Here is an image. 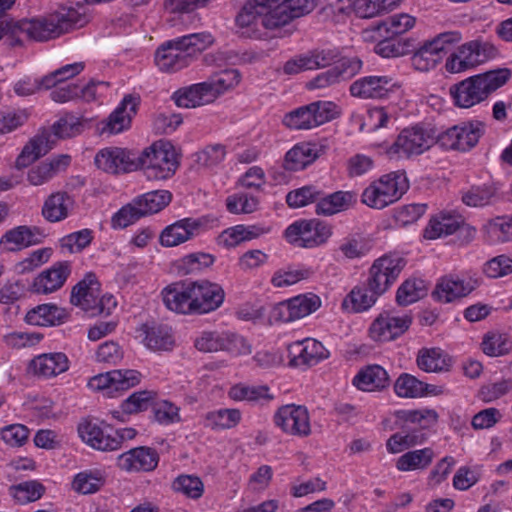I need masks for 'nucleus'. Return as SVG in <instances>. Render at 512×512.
<instances>
[{
  "label": "nucleus",
  "instance_id": "0eeeda50",
  "mask_svg": "<svg viewBox=\"0 0 512 512\" xmlns=\"http://www.w3.org/2000/svg\"><path fill=\"white\" fill-rule=\"evenodd\" d=\"M435 144H438V134L434 129L415 125L399 133L387 154L390 158H410L423 154Z\"/></svg>",
  "mask_w": 512,
  "mask_h": 512
},
{
  "label": "nucleus",
  "instance_id": "052dcab7",
  "mask_svg": "<svg viewBox=\"0 0 512 512\" xmlns=\"http://www.w3.org/2000/svg\"><path fill=\"white\" fill-rule=\"evenodd\" d=\"M424 388V382L407 373L401 374L394 384L395 393L403 398L423 397Z\"/></svg>",
  "mask_w": 512,
  "mask_h": 512
},
{
  "label": "nucleus",
  "instance_id": "cd10ccee",
  "mask_svg": "<svg viewBox=\"0 0 512 512\" xmlns=\"http://www.w3.org/2000/svg\"><path fill=\"white\" fill-rule=\"evenodd\" d=\"M78 433L84 442L97 450L113 451L121 447V440L105 434L101 427L91 420L80 422Z\"/></svg>",
  "mask_w": 512,
  "mask_h": 512
},
{
  "label": "nucleus",
  "instance_id": "6e6552de",
  "mask_svg": "<svg viewBox=\"0 0 512 512\" xmlns=\"http://www.w3.org/2000/svg\"><path fill=\"white\" fill-rule=\"evenodd\" d=\"M224 91V75L219 70L206 81L182 87L175 91L172 99L180 108H196L214 102Z\"/></svg>",
  "mask_w": 512,
  "mask_h": 512
},
{
  "label": "nucleus",
  "instance_id": "a211bd4d",
  "mask_svg": "<svg viewBox=\"0 0 512 512\" xmlns=\"http://www.w3.org/2000/svg\"><path fill=\"white\" fill-rule=\"evenodd\" d=\"M94 163L109 174L128 173L139 169L137 157L120 147H106L97 152Z\"/></svg>",
  "mask_w": 512,
  "mask_h": 512
},
{
  "label": "nucleus",
  "instance_id": "6ab92c4d",
  "mask_svg": "<svg viewBox=\"0 0 512 512\" xmlns=\"http://www.w3.org/2000/svg\"><path fill=\"white\" fill-rule=\"evenodd\" d=\"M206 218H183L166 226L159 235L163 247H175L197 236Z\"/></svg>",
  "mask_w": 512,
  "mask_h": 512
},
{
  "label": "nucleus",
  "instance_id": "c85d7f7f",
  "mask_svg": "<svg viewBox=\"0 0 512 512\" xmlns=\"http://www.w3.org/2000/svg\"><path fill=\"white\" fill-rule=\"evenodd\" d=\"M139 97L126 95L120 105L109 116L103 132L117 134L130 126L131 118L136 114Z\"/></svg>",
  "mask_w": 512,
  "mask_h": 512
},
{
  "label": "nucleus",
  "instance_id": "2eb2a0df",
  "mask_svg": "<svg viewBox=\"0 0 512 512\" xmlns=\"http://www.w3.org/2000/svg\"><path fill=\"white\" fill-rule=\"evenodd\" d=\"M400 85L387 75H371L357 79L350 85V93L361 99H387Z\"/></svg>",
  "mask_w": 512,
  "mask_h": 512
},
{
  "label": "nucleus",
  "instance_id": "c756f323",
  "mask_svg": "<svg viewBox=\"0 0 512 512\" xmlns=\"http://www.w3.org/2000/svg\"><path fill=\"white\" fill-rule=\"evenodd\" d=\"M321 151V146L316 143H298L286 153L283 167L289 171L302 170L313 163Z\"/></svg>",
  "mask_w": 512,
  "mask_h": 512
},
{
  "label": "nucleus",
  "instance_id": "c9c22d12",
  "mask_svg": "<svg viewBox=\"0 0 512 512\" xmlns=\"http://www.w3.org/2000/svg\"><path fill=\"white\" fill-rule=\"evenodd\" d=\"M214 262L215 257L212 254L196 252L177 260L174 268L180 276H198L209 269Z\"/></svg>",
  "mask_w": 512,
  "mask_h": 512
},
{
  "label": "nucleus",
  "instance_id": "49530a36",
  "mask_svg": "<svg viewBox=\"0 0 512 512\" xmlns=\"http://www.w3.org/2000/svg\"><path fill=\"white\" fill-rule=\"evenodd\" d=\"M434 456V451L429 447L409 451L398 458L396 467L400 471L425 469L431 464Z\"/></svg>",
  "mask_w": 512,
  "mask_h": 512
},
{
  "label": "nucleus",
  "instance_id": "7c9ffc66",
  "mask_svg": "<svg viewBox=\"0 0 512 512\" xmlns=\"http://www.w3.org/2000/svg\"><path fill=\"white\" fill-rule=\"evenodd\" d=\"M464 223L461 215L454 212H440L433 216L424 230L426 239H437L454 234Z\"/></svg>",
  "mask_w": 512,
  "mask_h": 512
},
{
  "label": "nucleus",
  "instance_id": "4d7b16f0",
  "mask_svg": "<svg viewBox=\"0 0 512 512\" xmlns=\"http://www.w3.org/2000/svg\"><path fill=\"white\" fill-rule=\"evenodd\" d=\"M84 68V62H75L56 69L55 71L42 77V84L44 85V89H51L56 85L79 75L84 70Z\"/></svg>",
  "mask_w": 512,
  "mask_h": 512
},
{
  "label": "nucleus",
  "instance_id": "4be33fe9",
  "mask_svg": "<svg viewBox=\"0 0 512 512\" xmlns=\"http://www.w3.org/2000/svg\"><path fill=\"white\" fill-rule=\"evenodd\" d=\"M289 364L294 367H311L328 357L327 349L315 339H304L288 345Z\"/></svg>",
  "mask_w": 512,
  "mask_h": 512
},
{
  "label": "nucleus",
  "instance_id": "473e14b6",
  "mask_svg": "<svg viewBox=\"0 0 512 512\" xmlns=\"http://www.w3.org/2000/svg\"><path fill=\"white\" fill-rule=\"evenodd\" d=\"M415 25V18L408 14H397L389 17L385 21L373 26L372 29H366L363 32L364 39L373 38L372 33H377L379 37L385 36L383 33L392 37L403 34Z\"/></svg>",
  "mask_w": 512,
  "mask_h": 512
},
{
  "label": "nucleus",
  "instance_id": "5fc2aeb1",
  "mask_svg": "<svg viewBox=\"0 0 512 512\" xmlns=\"http://www.w3.org/2000/svg\"><path fill=\"white\" fill-rule=\"evenodd\" d=\"M441 60L442 57L425 41L414 51L411 64L416 70L427 72L434 69Z\"/></svg>",
  "mask_w": 512,
  "mask_h": 512
},
{
  "label": "nucleus",
  "instance_id": "338daca9",
  "mask_svg": "<svg viewBox=\"0 0 512 512\" xmlns=\"http://www.w3.org/2000/svg\"><path fill=\"white\" fill-rule=\"evenodd\" d=\"M321 195V191L317 190L315 186H303L290 191L286 196V202L291 208H300L318 201Z\"/></svg>",
  "mask_w": 512,
  "mask_h": 512
},
{
  "label": "nucleus",
  "instance_id": "412c9836",
  "mask_svg": "<svg viewBox=\"0 0 512 512\" xmlns=\"http://www.w3.org/2000/svg\"><path fill=\"white\" fill-rule=\"evenodd\" d=\"M141 374L136 370H112L99 374L89 380V387L94 390H108L109 394L125 391L140 383Z\"/></svg>",
  "mask_w": 512,
  "mask_h": 512
},
{
  "label": "nucleus",
  "instance_id": "ea45409f",
  "mask_svg": "<svg viewBox=\"0 0 512 512\" xmlns=\"http://www.w3.org/2000/svg\"><path fill=\"white\" fill-rule=\"evenodd\" d=\"M65 318L63 309L53 304H42L28 311L25 320L35 326H56L60 325Z\"/></svg>",
  "mask_w": 512,
  "mask_h": 512
},
{
  "label": "nucleus",
  "instance_id": "a18cd8bd",
  "mask_svg": "<svg viewBox=\"0 0 512 512\" xmlns=\"http://www.w3.org/2000/svg\"><path fill=\"white\" fill-rule=\"evenodd\" d=\"M417 365L425 372H443L449 370L450 359L440 348H424L418 353Z\"/></svg>",
  "mask_w": 512,
  "mask_h": 512
},
{
  "label": "nucleus",
  "instance_id": "4468645a",
  "mask_svg": "<svg viewBox=\"0 0 512 512\" xmlns=\"http://www.w3.org/2000/svg\"><path fill=\"white\" fill-rule=\"evenodd\" d=\"M274 423L284 433L307 437L311 433L310 417L305 406L288 404L280 407L274 415Z\"/></svg>",
  "mask_w": 512,
  "mask_h": 512
},
{
  "label": "nucleus",
  "instance_id": "f3484780",
  "mask_svg": "<svg viewBox=\"0 0 512 512\" xmlns=\"http://www.w3.org/2000/svg\"><path fill=\"white\" fill-rule=\"evenodd\" d=\"M195 281L174 282L162 290V299L172 312L182 315H196L194 304Z\"/></svg>",
  "mask_w": 512,
  "mask_h": 512
},
{
  "label": "nucleus",
  "instance_id": "69168bd1",
  "mask_svg": "<svg viewBox=\"0 0 512 512\" xmlns=\"http://www.w3.org/2000/svg\"><path fill=\"white\" fill-rule=\"evenodd\" d=\"M172 487L175 491L181 492L192 499L200 498L204 492V485L201 479L192 475L178 476L174 480Z\"/></svg>",
  "mask_w": 512,
  "mask_h": 512
},
{
  "label": "nucleus",
  "instance_id": "7ed1b4c3",
  "mask_svg": "<svg viewBox=\"0 0 512 512\" xmlns=\"http://www.w3.org/2000/svg\"><path fill=\"white\" fill-rule=\"evenodd\" d=\"M511 76L512 71L508 68L489 70L454 84L450 87V95L457 107L471 108L503 87Z\"/></svg>",
  "mask_w": 512,
  "mask_h": 512
},
{
  "label": "nucleus",
  "instance_id": "13d9d810",
  "mask_svg": "<svg viewBox=\"0 0 512 512\" xmlns=\"http://www.w3.org/2000/svg\"><path fill=\"white\" fill-rule=\"evenodd\" d=\"M400 0H357L356 12L361 18H372L394 9Z\"/></svg>",
  "mask_w": 512,
  "mask_h": 512
},
{
  "label": "nucleus",
  "instance_id": "6e6d98bb",
  "mask_svg": "<svg viewBox=\"0 0 512 512\" xmlns=\"http://www.w3.org/2000/svg\"><path fill=\"white\" fill-rule=\"evenodd\" d=\"M397 417L404 422L418 424L421 430L433 427L439 418L434 409L401 410L397 412Z\"/></svg>",
  "mask_w": 512,
  "mask_h": 512
},
{
  "label": "nucleus",
  "instance_id": "de8ad7c7",
  "mask_svg": "<svg viewBox=\"0 0 512 512\" xmlns=\"http://www.w3.org/2000/svg\"><path fill=\"white\" fill-rule=\"evenodd\" d=\"M427 286L422 279H407L397 290L396 302L400 306H407L417 302L427 295Z\"/></svg>",
  "mask_w": 512,
  "mask_h": 512
},
{
  "label": "nucleus",
  "instance_id": "bb28decb",
  "mask_svg": "<svg viewBox=\"0 0 512 512\" xmlns=\"http://www.w3.org/2000/svg\"><path fill=\"white\" fill-rule=\"evenodd\" d=\"M194 304L196 315H203L216 310L224 301L222 288L206 280L195 281Z\"/></svg>",
  "mask_w": 512,
  "mask_h": 512
},
{
  "label": "nucleus",
  "instance_id": "aec40b11",
  "mask_svg": "<svg viewBox=\"0 0 512 512\" xmlns=\"http://www.w3.org/2000/svg\"><path fill=\"white\" fill-rule=\"evenodd\" d=\"M412 318L409 315L395 316L392 313L380 314L371 324L370 337L379 342H387L404 334L410 327Z\"/></svg>",
  "mask_w": 512,
  "mask_h": 512
},
{
  "label": "nucleus",
  "instance_id": "e433bc0d",
  "mask_svg": "<svg viewBox=\"0 0 512 512\" xmlns=\"http://www.w3.org/2000/svg\"><path fill=\"white\" fill-rule=\"evenodd\" d=\"M353 384L363 391L381 390L388 386L389 376L379 365H369L360 370L353 379Z\"/></svg>",
  "mask_w": 512,
  "mask_h": 512
},
{
  "label": "nucleus",
  "instance_id": "603ef678",
  "mask_svg": "<svg viewBox=\"0 0 512 512\" xmlns=\"http://www.w3.org/2000/svg\"><path fill=\"white\" fill-rule=\"evenodd\" d=\"M45 487L36 480L24 481L10 487L11 495L20 504L35 502L45 493Z\"/></svg>",
  "mask_w": 512,
  "mask_h": 512
},
{
  "label": "nucleus",
  "instance_id": "a878e982",
  "mask_svg": "<svg viewBox=\"0 0 512 512\" xmlns=\"http://www.w3.org/2000/svg\"><path fill=\"white\" fill-rule=\"evenodd\" d=\"M475 289V285L471 281H465L458 276L441 277L434 291L433 298L441 303H451L469 295Z\"/></svg>",
  "mask_w": 512,
  "mask_h": 512
},
{
  "label": "nucleus",
  "instance_id": "a19ab883",
  "mask_svg": "<svg viewBox=\"0 0 512 512\" xmlns=\"http://www.w3.org/2000/svg\"><path fill=\"white\" fill-rule=\"evenodd\" d=\"M143 331V342L150 350L169 351L175 344L172 329L166 325L144 326Z\"/></svg>",
  "mask_w": 512,
  "mask_h": 512
},
{
  "label": "nucleus",
  "instance_id": "4c0bfd02",
  "mask_svg": "<svg viewBox=\"0 0 512 512\" xmlns=\"http://www.w3.org/2000/svg\"><path fill=\"white\" fill-rule=\"evenodd\" d=\"M88 281L89 291L83 293L80 296L71 295V303L75 306L81 307L85 311L91 312L95 315V309H97V299L100 294V283L93 272L85 274L84 278L76 284V293L82 290V286H86Z\"/></svg>",
  "mask_w": 512,
  "mask_h": 512
},
{
  "label": "nucleus",
  "instance_id": "1a4fd4ad",
  "mask_svg": "<svg viewBox=\"0 0 512 512\" xmlns=\"http://www.w3.org/2000/svg\"><path fill=\"white\" fill-rule=\"evenodd\" d=\"M339 115L337 105L331 101H315L287 114L283 123L290 129L309 130L323 125Z\"/></svg>",
  "mask_w": 512,
  "mask_h": 512
},
{
  "label": "nucleus",
  "instance_id": "37998d69",
  "mask_svg": "<svg viewBox=\"0 0 512 512\" xmlns=\"http://www.w3.org/2000/svg\"><path fill=\"white\" fill-rule=\"evenodd\" d=\"M154 397L155 393L152 391L134 392L121 403L120 410H114L111 414L113 418L123 421L121 414H134L148 410L153 404Z\"/></svg>",
  "mask_w": 512,
  "mask_h": 512
},
{
  "label": "nucleus",
  "instance_id": "864d4df0",
  "mask_svg": "<svg viewBox=\"0 0 512 512\" xmlns=\"http://www.w3.org/2000/svg\"><path fill=\"white\" fill-rule=\"evenodd\" d=\"M228 396L234 401H258L260 399H273V396L269 394V388L267 386H249L242 383L233 385L228 392Z\"/></svg>",
  "mask_w": 512,
  "mask_h": 512
},
{
  "label": "nucleus",
  "instance_id": "58836bf2",
  "mask_svg": "<svg viewBox=\"0 0 512 512\" xmlns=\"http://www.w3.org/2000/svg\"><path fill=\"white\" fill-rule=\"evenodd\" d=\"M355 202L354 193L337 191L325 197L320 196L316 204V213L318 215L331 216L349 209Z\"/></svg>",
  "mask_w": 512,
  "mask_h": 512
},
{
  "label": "nucleus",
  "instance_id": "ddd939ff",
  "mask_svg": "<svg viewBox=\"0 0 512 512\" xmlns=\"http://www.w3.org/2000/svg\"><path fill=\"white\" fill-rule=\"evenodd\" d=\"M485 127V123L481 121L455 125L438 134V145L444 149L468 151L478 143Z\"/></svg>",
  "mask_w": 512,
  "mask_h": 512
},
{
  "label": "nucleus",
  "instance_id": "f257e3e1",
  "mask_svg": "<svg viewBox=\"0 0 512 512\" xmlns=\"http://www.w3.org/2000/svg\"><path fill=\"white\" fill-rule=\"evenodd\" d=\"M214 43L207 32L192 33L164 42L155 52V64L162 72L174 73L188 67Z\"/></svg>",
  "mask_w": 512,
  "mask_h": 512
},
{
  "label": "nucleus",
  "instance_id": "20e7f679",
  "mask_svg": "<svg viewBox=\"0 0 512 512\" xmlns=\"http://www.w3.org/2000/svg\"><path fill=\"white\" fill-rule=\"evenodd\" d=\"M79 129L78 123L69 122L67 119L55 122L51 130L43 129L24 146L16 159V167L20 169L29 166L46 155L53 148L57 139L72 137L79 132Z\"/></svg>",
  "mask_w": 512,
  "mask_h": 512
},
{
  "label": "nucleus",
  "instance_id": "5701e85b",
  "mask_svg": "<svg viewBox=\"0 0 512 512\" xmlns=\"http://www.w3.org/2000/svg\"><path fill=\"white\" fill-rule=\"evenodd\" d=\"M45 237L36 226L20 225L6 231L0 238V248L6 252H18L40 244Z\"/></svg>",
  "mask_w": 512,
  "mask_h": 512
},
{
  "label": "nucleus",
  "instance_id": "c03bdc74",
  "mask_svg": "<svg viewBox=\"0 0 512 512\" xmlns=\"http://www.w3.org/2000/svg\"><path fill=\"white\" fill-rule=\"evenodd\" d=\"M172 199V195L167 190H155L147 192L143 195L136 197L134 205H137L142 212V217L157 213L164 209Z\"/></svg>",
  "mask_w": 512,
  "mask_h": 512
},
{
  "label": "nucleus",
  "instance_id": "8fccbe9b",
  "mask_svg": "<svg viewBox=\"0 0 512 512\" xmlns=\"http://www.w3.org/2000/svg\"><path fill=\"white\" fill-rule=\"evenodd\" d=\"M269 10L268 0H249L236 16V24L244 28L254 24L258 18L262 22Z\"/></svg>",
  "mask_w": 512,
  "mask_h": 512
},
{
  "label": "nucleus",
  "instance_id": "bf43d9fd",
  "mask_svg": "<svg viewBox=\"0 0 512 512\" xmlns=\"http://www.w3.org/2000/svg\"><path fill=\"white\" fill-rule=\"evenodd\" d=\"M383 34L385 36L381 37L382 39L378 41L374 48L378 55L384 58H391L405 55L410 51L409 42L395 39L390 35L387 36L385 33Z\"/></svg>",
  "mask_w": 512,
  "mask_h": 512
},
{
  "label": "nucleus",
  "instance_id": "f03ea898",
  "mask_svg": "<svg viewBox=\"0 0 512 512\" xmlns=\"http://www.w3.org/2000/svg\"><path fill=\"white\" fill-rule=\"evenodd\" d=\"M83 17L73 7L62 6L45 16L15 22L17 36L25 34L29 39L46 42L56 39L82 26Z\"/></svg>",
  "mask_w": 512,
  "mask_h": 512
},
{
  "label": "nucleus",
  "instance_id": "774afa93",
  "mask_svg": "<svg viewBox=\"0 0 512 512\" xmlns=\"http://www.w3.org/2000/svg\"><path fill=\"white\" fill-rule=\"evenodd\" d=\"M482 349L486 355L497 357L509 353L511 342L503 334L492 333L484 337Z\"/></svg>",
  "mask_w": 512,
  "mask_h": 512
},
{
  "label": "nucleus",
  "instance_id": "3c124183",
  "mask_svg": "<svg viewBox=\"0 0 512 512\" xmlns=\"http://www.w3.org/2000/svg\"><path fill=\"white\" fill-rule=\"evenodd\" d=\"M105 479L99 470H86L75 475L72 487L81 494L95 493L104 485Z\"/></svg>",
  "mask_w": 512,
  "mask_h": 512
},
{
  "label": "nucleus",
  "instance_id": "79ce46f5",
  "mask_svg": "<svg viewBox=\"0 0 512 512\" xmlns=\"http://www.w3.org/2000/svg\"><path fill=\"white\" fill-rule=\"evenodd\" d=\"M70 157L60 155L50 162H42L28 171L27 179L31 185L40 186L51 180L61 167L69 165Z\"/></svg>",
  "mask_w": 512,
  "mask_h": 512
},
{
  "label": "nucleus",
  "instance_id": "e2e57ef3",
  "mask_svg": "<svg viewBox=\"0 0 512 512\" xmlns=\"http://www.w3.org/2000/svg\"><path fill=\"white\" fill-rule=\"evenodd\" d=\"M269 229H266L259 225H236L234 227L226 229V234H228L231 242L230 246H237L238 244L246 241H250L260 237L261 235L267 233Z\"/></svg>",
  "mask_w": 512,
  "mask_h": 512
},
{
  "label": "nucleus",
  "instance_id": "09e8293b",
  "mask_svg": "<svg viewBox=\"0 0 512 512\" xmlns=\"http://www.w3.org/2000/svg\"><path fill=\"white\" fill-rule=\"evenodd\" d=\"M378 186L384 191L388 201L393 204L408 189V182L403 173L392 172L377 180Z\"/></svg>",
  "mask_w": 512,
  "mask_h": 512
},
{
  "label": "nucleus",
  "instance_id": "680f3d73",
  "mask_svg": "<svg viewBox=\"0 0 512 512\" xmlns=\"http://www.w3.org/2000/svg\"><path fill=\"white\" fill-rule=\"evenodd\" d=\"M427 439V434L422 431H412L405 435L400 433L393 434L387 441V450L390 453H399L403 449L422 444Z\"/></svg>",
  "mask_w": 512,
  "mask_h": 512
},
{
  "label": "nucleus",
  "instance_id": "dca6fc26",
  "mask_svg": "<svg viewBox=\"0 0 512 512\" xmlns=\"http://www.w3.org/2000/svg\"><path fill=\"white\" fill-rule=\"evenodd\" d=\"M320 306L321 300L317 295H298L276 304L272 310V317L279 322H292L310 315Z\"/></svg>",
  "mask_w": 512,
  "mask_h": 512
},
{
  "label": "nucleus",
  "instance_id": "f704fd0d",
  "mask_svg": "<svg viewBox=\"0 0 512 512\" xmlns=\"http://www.w3.org/2000/svg\"><path fill=\"white\" fill-rule=\"evenodd\" d=\"M29 367L37 375L53 377L68 369V359L63 353L42 354L35 357Z\"/></svg>",
  "mask_w": 512,
  "mask_h": 512
},
{
  "label": "nucleus",
  "instance_id": "423d86ee",
  "mask_svg": "<svg viewBox=\"0 0 512 512\" xmlns=\"http://www.w3.org/2000/svg\"><path fill=\"white\" fill-rule=\"evenodd\" d=\"M498 55L499 50L492 42L475 39L459 46L447 58L445 68L450 73H461L495 59Z\"/></svg>",
  "mask_w": 512,
  "mask_h": 512
},
{
  "label": "nucleus",
  "instance_id": "72a5a7b5",
  "mask_svg": "<svg viewBox=\"0 0 512 512\" xmlns=\"http://www.w3.org/2000/svg\"><path fill=\"white\" fill-rule=\"evenodd\" d=\"M72 204L73 200L67 192L52 193L44 201L42 216L48 222H60L68 217Z\"/></svg>",
  "mask_w": 512,
  "mask_h": 512
},
{
  "label": "nucleus",
  "instance_id": "9d476101",
  "mask_svg": "<svg viewBox=\"0 0 512 512\" xmlns=\"http://www.w3.org/2000/svg\"><path fill=\"white\" fill-rule=\"evenodd\" d=\"M406 265V260L398 254H386L376 259L369 269L366 281L368 291L378 296L384 294L397 280Z\"/></svg>",
  "mask_w": 512,
  "mask_h": 512
},
{
  "label": "nucleus",
  "instance_id": "2f4dec72",
  "mask_svg": "<svg viewBox=\"0 0 512 512\" xmlns=\"http://www.w3.org/2000/svg\"><path fill=\"white\" fill-rule=\"evenodd\" d=\"M486 243L495 245L512 241V216H497L489 219L481 228Z\"/></svg>",
  "mask_w": 512,
  "mask_h": 512
},
{
  "label": "nucleus",
  "instance_id": "b1692460",
  "mask_svg": "<svg viewBox=\"0 0 512 512\" xmlns=\"http://www.w3.org/2000/svg\"><path fill=\"white\" fill-rule=\"evenodd\" d=\"M71 271L69 261L56 262L34 278L31 291L43 295L53 293L63 287Z\"/></svg>",
  "mask_w": 512,
  "mask_h": 512
},
{
  "label": "nucleus",
  "instance_id": "f8f14e48",
  "mask_svg": "<svg viewBox=\"0 0 512 512\" xmlns=\"http://www.w3.org/2000/svg\"><path fill=\"white\" fill-rule=\"evenodd\" d=\"M331 235L330 226L315 219L295 221L285 230L286 240L290 244L301 248L320 246Z\"/></svg>",
  "mask_w": 512,
  "mask_h": 512
},
{
  "label": "nucleus",
  "instance_id": "9b49d317",
  "mask_svg": "<svg viewBox=\"0 0 512 512\" xmlns=\"http://www.w3.org/2000/svg\"><path fill=\"white\" fill-rule=\"evenodd\" d=\"M269 13L262 18V26L277 29L290 23L293 19L312 12L315 0H268Z\"/></svg>",
  "mask_w": 512,
  "mask_h": 512
},
{
  "label": "nucleus",
  "instance_id": "39448f33",
  "mask_svg": "<svg viewBox=\"0 0 512 512\" xmlns=\"http://www.w3.org/2000/svg\"><path fill=\"white\" fill-rule=\"evenodd\" d=\"M137 162L148 180H166L175 174L179 166L174 147L164 141H157L143 150Z\"/></svg>",
  "mask_w": 512,
  "mask_h": 512
},
{
  "label": "nucleus",
  "instance_id": "0e129e2a",
  "mask_svg": "<svg viewBox=\"0 0 512 512\" xmlns=\"http://www.w3.org/2000/svg\"><path fill=\"white\" fill-rule=\"evenodd\" d=\"M259 206V199L247 193H239L226 199V208L233 214H250Z\"/></svg>",
  "mask_w": 512,
  "mask_h": 512
},
{
  "label": "nucleus",
  "instance_id": "393cba45",
  "mask_svg": "<svg viewBox=\"0 0 512 512\" xmlns=\"http://www.w3.org/2000/svg\"><path fill=\"white\" fill-rule=\"evenodd\" d=\"M159 463V455L153 448L140 446L132 448L117 458V466L126 472H150Z\"/></svg>",
  "mask_w": 512,
  "mask_h": 512
}]
</instances>
